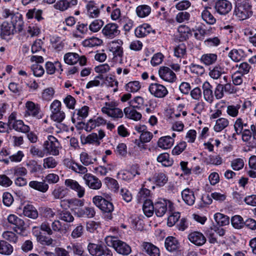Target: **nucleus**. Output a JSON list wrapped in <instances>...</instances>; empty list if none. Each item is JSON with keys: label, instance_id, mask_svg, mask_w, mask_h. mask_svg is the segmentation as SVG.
Segmentation results:
<instances>
[{"label": "nucleus", "instance_id": "10", "mask_svg": "<svg viewBox=\"0 0 256 256\" xmlns=\"http://www.w3.org/2000/svg\"><path fill=\"white\" fill-rule=\"evenodd\" d=\"M158 74L161 79L170 83H172L176 80L175 73L168 66H160L158 70Z\"/></svg>", "mask_w": 256, "mask_h": 256}, {"label": "nucleus", "instance_id": "13", "mask_svg": "<svg viewBox=\"0 0 256 256\" xmlns=\"http://www.w3.org/2000/svg\"><path fill=\"white\" fill-rule=\"evenodd\" d=\"M86 184L90 189L98 190L102 186V182L96 176L91 174H87L83 176Z\"/></svg>", "mask_w": 256, "mask_h": 256}, {"label": "nucleus", "instance_id": "34", "mask_svg": "<svg viewBox=\"0 0 256 256\" xmlns=\"http://www.w3.org/2000/svg\"><path fill=\"white\" fill-rule=\"evenodd\" d=\"M76 214L78 217L92 218L94 216L96 212L93 207H85L78 209Z\"/></svg>", "mask_w": 256, "mask_h": 256}, {"label": "nucleus", "instance_id": "45", "mask_svg": "<svg viewBox=\"0 0 256 256\" xmlns=\"http://www.w3.org/2000/svg\"><path fill=\"white\" fill-rule=\"evenodd\" d=\"M150 196V191L146 188H142L136 196L137 200L140 203L144 202L146 200H150L148 198Z\"/></svg>", "mask_w": 256, "mask_h": 256}, {"label": "nucleus", "instance_id": "11", "mask_svg": "<svg viewBox=\"0 0 256 256\" xmlns=\"http://www.w3.org/2000/svg\"><path fill=\"white\" fill-rule=\"evenodd\" d=\"M251 124L250 120L246 117H239L237 118L234 124V129L236 134L240 135L244 130L247 128L251 129Z\"/></svg>", "mask_w": 256, "mask_h": 256}, {"label": "nucleus", "instance_id": "17", "mask_svg": "<svg viewBox=\"0 0 256 256\" xmlns=\"http://www.w3.org/2000/svg\"><path fill=\"white\" fill-rule=\"evenodd\" d=\"M214 8L218 13L225 15L231 10L232 5L231 2L227 0H218L215 4Z\"/></svg>", "mask_w": 256, "mask_h": 256}, {"label": "nucleus", "instance_id": "3", "mask_svg": "<svg viewBox=\"0 0 256 256\" xmlns=\"http://www.w3.org/2000/svg\"><path fill=\"white\" fill-rule=\"evenodd\" d=\"M154 206L156 214L159 217L162 216L168 210L173 212L174 208L172 202L162 198L154 202Z\"/></svg>", "mask_w": 256, "mask_h": 256}, {"label": "nucleus", "instance_id": "64", "mask_svg": "<svg viewBox=\"0 0 256 256\" xmlns=\"http://www.w3.org/2000/svg\"><path fill=\"white\" fill-rule=\"evenodd\" d=\"M244 159L237 158L233 160L230 163L232 168L234 170H242L244 166Z\"/></svg>", "mask_w": 256, "mask_h": 256}, {"label": "nucleus", "instance_id": "59", "mask_svg": "<svg viewBox=\"0 0 256 256\" xmlns=\"http://www.w3.org/2000/svg\"><path fill=\"white\" fill-rule=\"evenodd\" d=\"M57 165V160L52 156L45 158L43 160V167L44 168H53Z\"/></svg>", "mask_w": 256, "mask_h": 256}, {"label": "nucleus", "instance_id": "46", "mask_svg": "<svg viewBox=\"0 0 256 256\" xmlns=\"http://www.w3.org/2000/svg\"><path fill=\"white\" fill-rule=\"evenodd\" d=\"M214 219L217 224L221 226L228 225L230 223L228 216L221 213H216L214 215Z\"/></svg>", "mask_w": 256, "mask_h": 256}, {"label": "nucleus", "instance_id": "7", "mask_svg": "<svg viewBox=\"0 0 256 256\" xmlns=\"http://www.w3.org/2000/svg\"><path fill=\"white\" fill-rule=\"evenodd\" d=\"M148 90L151 94L157 98H164L168 94L166 87L157 82L151 84L148 86Z\"/></svg>", "mask_w": 256, "mask_h": 256}, {"label": "nucleus", "instance_id": "22", "mask_svg": "<svg viewBox=\"0 0 256 256\" xmlns=\"http://www.w3.org/2000/svg\"><path fill=\"white\" fill-rule=\"evenodd\" d=\"M164 245L166 249L170 252H176L180 248V244L178 240L172 236L166 238Z\"/></svg>", "mask_w": 256, "mask_h": 256}, {"label": "nucleus", "instance_id": "19", "mask_svg": "<svg viewBox=\"0 0 256 256\" xmlns=\"http://www.w3.org/2000/svg\"><path fill=\"white\" fill-rule=\"evenodd\" d=\"M89 108L84 106L81 108L76 110L73 113L72 120L73 123L80 124L82 120L86 118L88 114Z\"/></svg>", "mask_w": 256, "mask_h": 256}, {"label": "nucleus", "instance_id": "15", "mask_svg": "<svg viewBox=\"0 0 256 256\" xmlns=\"http://www.w3.org/2000/svg\"><path fill=\"white\" fill-rule=\"evenodd\" d=\"M26 114L32 117L40 119L42 118V112L40 106L35 104L34 102L28 101L26 104Z\"/></svg>", "mask_w": 256, "mask_h": 256}, {"label": "nucleus", "instance_id": "56", "mask_svg": "<svg viewBox=\"0 0 256 256\" xmlns=\"http://www.w3.org/2000/svg\"><path fill=\"white\" fill-rule=\"evenodd\" d=\"M241 108L240 104L229 105L226 108V112L230 116L235 118L238 114V112Z\"/></svg>", "mask_w": 256, "mask_h": 256}, {"label": "nucleus", "instance_id": "27", "mask_svg": "<svg viewBox=\"0 0 256 256\" xmlns=\"http://www.w3.org/2000/svg\"><path fill=\"white\" fill-rule=\"evenodd\" d=\"M86 14L90 18H96L99 16L100 10L93 1H90L86 5Z\"/></svg>", "mask_w": 256, "mask_h": 256}, {"label": "nucleus", "instance_id": "30", "mask_svg": "<svg viewBox=\"0 0 256 256\" xmlns=\"http://www.w3.org/2000/svg\"><path fill=\"white\" fill-rule=\"evenodd\" d=\"M174 144V139L170 136H162L159 138L158 142V146L159 148L166 150L170 148Z\"/></svg>", "mask_w": 256, "mask_h": 256}, {"label": "nucleus", "instance_id": "23", "mask_svg": "<svg viewBox=\"0 0 256 256\" xmlns=\"http://www.w3.org/2000/svg\"><path fill=\"white\" fill-rule=\"evenodd\" d=\"M84 202L78 198L66 199L62 200L60 202V206H67L70 210H74L78 208L84 206Z\"/></svg>", "mask_w": 256, "mask_h": 256}, {"label": "nucleus", "instance_id": "14", "mask_svg": "<svg viewBox=\"0 0 256 256\" xmlns=\"http://www.w3.org/2000/svg\"><path fill=\"white\" fill-rule=\"evenodd\" d=\"M102 33L106 38L112 39L119 35L120 30L117 24L109 23L103 28Z\"/></svg>", "mask_w": 256, "mask_h": 256}, {"label": "nucleus", "instance_id": "35", "mask_svg": "<svg viewBox=\"0 0 256 256\" xmlns=\"http://www.w3.org/2000/svg\"><path fill=\"white\" fill-rule=\"evenodd\" d=\"M104 248L103 246L94 244H89L88 249L90 253L93 256H102L104 254Z\"/></svg>", "mask_w": 256, "mask_h": 256}, {"label": "nucleus", "instance_id": "5", "mask_svg": "<svg viewBox=\"0 0 256 256\" xmlns=\"http://www.w3.org/2000/svg\"><path fill=\"white\" fill-rule=\"evenodd\" d=\"M123 41L122 40H115L109 44V50L112 54L113 58L116 60H119L120 62L122 61L124 56V50L122 48Z\"/></svg>", "mask_w": 256, "mask_h": 256}, {"label": "nucleus", "instance_id": "54", "mask_svg": "<svg viewBox=\"0 0 256 256\" xmlns=\"http://www.w3.org/2000/svg\"><path fill=\"white\" fill-rule=\"evenodd\" d=\"M228 78L227 76H225L223 77L224 80L225 82H226V84H222V87L223 88L224 92L228 93L229 94H236L237 92L236 88H235V86H234L232 84L228 82Z\"/></svg>", "mask_w": 256, "mask_h": 256}, {"label": "nucleus", "instance_id": "21", "mask_svg": "<svg viewBox=\"0 0 256 256\" xmlns=\"http://www.w3.org/2000/svg\"><path fill=\"white\" fill-rule=\"evenodd\" d=\"M155 34L154 30L148 24H144L138 26L134 30V34L138 38H144L150 33Z\"/></svg>", "mask_w": 256, "mask_h": 256}, {"label": "nucleus", "instance_id": "29", "mask_svg": "<svg viewBox=\"0 0 256 256\" xmlns=\"http://www.w3.org/2000/svg\"><path fill=\"white\" fill-rule=\"evenodd\" d=\"M7 174H13L16 178L26 176L28 174L26 168L24 166H16L6 171Z\"/></svg>", "mask_w": 256, "mask_h": 256}, {"label": "nucleus", "instance_id": "39", "mask_svg": "<svg viewBox=\"0 0 256 256\" xmlns=\"http://www.w3.org/2000/svg\"><path fill=\"white\" fill-rule=\"evenodd\" d=\"M102 44V40L96 37H92L84 40L82 42V44L84 47L92 48L100 46Z\"/></svg>", "mask_w": 256, "mask_h": 256}, {"label": "nucleus", "instance_id": "8", "mask_svg": "<svg viewBox=\"0 0 256 256\" xmlns=\"http://www.w3.org/2000/svg\"><path fill=\"white\" fill-rule=\"evenodd\" d=\"M105 136V133L102 130L98 131V134L92 132L88 134L86 136L81 138V140L82 144H93L99 145L100 144V140H102Z\"/></svg>", "mask_w": 256, "mask_h": 256}, {"label": "nucleus", "instance_id": "49", "mask_svg": "<svg viewBox=\"0 0 256 256\" xmlns=\"http://www.w3.org/2000/svg\"><path fill=\"white\" fill-rule=\"evenodd\" d=\"M201 16L202 20L207 24H213L216 22V19L208 10V8H205L202 12Z\"/></svg>", "mask_w": 256, "mask_h": 256}, {"label": "nucleus", "instance_id": "32", "mask_svg": "<svg viewBox=\"0 0 256 256\" xmlns=\"http://www.w3.org/2000/svg\"><path fill=\"white\" fill-rule=\"evenodd\" d=\"M134 108L130 106L126 107L124 108V112L126 118L134 120H138L142 118V114Z\"/></svg>", "mask_w": 256, "mask_h": 256}, {"label": "nucleus", "instance_id": "18", "mask_svg": "<svg viewBox=\"0 0 256 256\" xmlns=\"http://www.w3.org/2000/svg\"><path fill=\"white\" fill-rule=\"evenodd\" d=\"M202 94L204 99L208 103L212 104L214 101V95L212 90V86L209 82L206 81L202 85Z\"/></svg>", "mask_w": 256, "mask_h": 256}, {"label": "nucleus", "instance_id": "36", "mask_svg": "<svg viewBox=\"0 0 256 256\" xmlns=\"http://www.w3.org/2000/svg\"><path fill=\"white\" fill-rule=\"evenodd\" d=\"M23 214L24 216L33 219H35L38 216L37 210L32 204H26L24 207Z\"/></svg>", "mask_w": 256, "mask_h": 256}, {"label": "nucleus", "instance_id": "42", "mask_svg": "<svg viewBox=\"0 0 256 256\" xmlns=\"http://www.w3.org/2000/svg\"><path fill=\"white\" fill-rule=\"evenodd\" d=\"M151 12V8L146 4L138 6L136 8V13L140 18H145L148 16Z\"/></svg>", "mask_w": 256, "mask_h": 256}, {"label": "nucleus", "instance_id": "63", "mask_svg": "<svg viewBox=\"0 0 256 256\" xmlns=\"http://www.w3.org/2000/svg\"><path fill=\"white\" fill-rule=\"evenodd\" d=\"M59 218L66 222H71L74 220V217L69 211L63 210L59 214Z\"/></svg>", "mask_w": 256, "mask_h": 256}, {"label": "nucleus", "instance_id": "6", "mask_svg": "<svg viewBox=\"0 0 256 256\" xmlns=\"http://www.w3.org/2000/svg\"><path fill=\"white\" fill-rule=\"evenodd\" d=\"M92 202L104 212L110 213L114 210V207L112 202L100 196H94L92 198Z\"/></svg>", "mask_w": 256, "mask_h": 256}, {"label": "nucleus", "instance_id": "61", "mask_svg": "<svg viewBox=\"0 0 256 256\" xmlns=\"http://www.w3.org/2000/svg\"><path fill=\"white\" fill-rule=\"evenodd\" d=\"M104 22L101 20H95L89 25L88 28L93 32L99 31L104 25Z\"/></svg>", "mask_w": 256, "mask_h": 256}, {"label": "nucleus", "instance_id": "33", "mask_svg": "<svg viewBox=\"0 0 256 256\" xmlns=\"http://www.w3.org/2000/svg\"><path fill=\"white\" fill-rule=\"evenodd\" d=\"M217 59L218 56L216 54L208 53L202 54L200 60L204 65L208 66L215 64Z\"/></svg>", "mask_w": 256, "mask_h": 256}, {"label": "nucleus", "instance_id": "40", "mask_svg": "<svg viewBox=\"0 0 256 256\" xmlns=\"http://www.w3.org/2000/svg\"><path fill=\"white\" fill-rule=\"evenodd\" d=\"M68 190L62 186H56L52 192L55 199H62L68 194Z\"/></svg>", "mask_w": 256, "mask_h": 256}, {"label": "nucleus", "instance_id": "9", "mask_svg": "<svg viewBox=\"0 0 256 256\" xmlns=\"http://www.w3.org/2000/svg\"><path fill=\"white\" fill-rule=\"evenodd\" d=\"M9 224L15 226L14 231L20 234H23L24 231V221L14 214H10L7 217Z\"/></svg>", "mask_w": 256, "mask_h": 256}, {"label": "nucleus", "instance_id": "48", "mask_svg": "<svg viewBox=\"0 0 256 256\" xmlns=\"http://www.w3.org/2000/svg\"><path fill=\"white\" fill-rule=\"evenodd\" d=\"M229 122L225 118H220L216 120L214 130L216 132H220L228 126Z\"/></svg>", "mask_w": 256, "mask_h": 256}, {"label": "nucleus", "instance_id": "52", "mask_svg": "<svg viewBox=\"0 0 256 256\" xmlns=\"http://www.w3.org/2000/svg\"><path fill=\"white\" fill-rule=\"evenodd\" d=\"M236 67L238 68V70L235 72L240 74L242 76L249 73L252 68L251 66L246 62H243L240 64H236Z\"/></svg>", "mask_w": 256, "mask_h": 256}, {"label": "nucleus", "instance_id": "44", "mask_svg": "<svg viewBox=\"0 0 256 256\" xmlns=\"http://www.w3.org/2000/svg\"><path fill=\"white\" fill-rule=\"evenodd\" d=\"M11 128H12L15 130L23 133L28 132L30 131V127L24 124L22 120H18L16 121L12 126Z\"/></svg>", "mask_w": 256, "mask_h": 256}, {"label": "nucleus", "instance_id": "28", "mask_svg": "<svg viewBox=\"0 0 256 256\" xmlns=\"http://www.w3.org/2000/svg\"><path fill=\"white\" fill-rule=\"evenodd\" d=\"M246 54L242 49H232L228 53L229 58L234 62H238L242 60Z\"/></svg>", "mask_w": 256, "mask_h": 256}, {"label": "nucleus", "instance_id": "62", "mask_svg": "<svg viewBox=\"0 0 256 256\" xmlns=\"http://www.w3.org/2000/svg\"><path fill=\"white\" fill-rule=\"evenodd\" d=\"M231 222L232 226L238 229L242 228L244 225V222L242 218L238 215H236L232 217Z\"/></svg>", "mask_w": 256, "mask_h": 256}, {"label": "nucleus", "instance_id": "16", "mask_svg": "<svg viewBox=\"0 0 256 256\" xmlns=\"http://www.w3.org/2000/svg\"><path fill=\"white\" fill-rule=\"evenodd\" d=\"M64 184L67 187L75 191L79 198H82L84 196L85 188L76 180L66 179L65 180Z\"/></svg>", "mask_w": 256, "mask_h": 256}, {"label": "nucleus", "instance_id": "43", "mask_svg": "<svg viewBox=\"0 0 256 256\" xmlns=\"http://www.w3.org/2000/svg\"><path fill=\"white\" fill-rule=\"evenodd\" d=\"M223 73L224 69L220 65H216L210 69L209 76L214 80H218Z\"/></svg>", "mask_w": 256, "mask_h": 256}, {"label": "nucleus", "instance_id": "47", "mask_svg": "<svg viewBox=\"0 0 256 256\" xmlns=\"http://www.w3.org/2000/svg\"><path fill=\"white\" fill-rule=\"evenodd\" d=\"M13 252L12 246L5 240H0V254L10 255Z\"/></svg>", "mask_w": 256, "mask_h": 256}, {"label": "nucleus", "instance_id": "31", "mask_svg": "<svg viewBox=\"0 0 256 256\" xmlns=\"http://www.w3.org/2000/svg\"><path fill=\"white\" fill-rule=\"evenodd\" d=\"M45 67L46 72L48 74H54L56 70L60 71V72L63 71L62 64L58 61L55 62L54 63L48 62L45 64Z\"/></svg>", "mask_w": 256, "mask_h": 256}, {"label": "nucleus", "instance_id": "60", "mask_svg": "<svg viewBox=\"0 0 256 256\" xmlns=\"http://www.w3.org/2000/svg\"><path fill=\"white\" fill-rule=\"evenodd\" d=\"M55 91L52 88H45L42 92V98L46 101L51 100L54 96Z\"/></svg>", "mask_w": 256, "mask_h": 256}, {"label": "nucleus", "instance_id": "58", "mask_svg": "<svg viewBox=\"0 0 256 256\" xmlns=\"http://www.w3.org/2000/svg\"><path fill=\"white\" fill-rule=\"evenodd\" d=\"M213 226L208 228L206 232V235L210 244H216L218 242L217 234Z\"/></svg>", "mask_w": 256, "mask_h": 256}, {"label": "nucleus", "instance_id": "1", "mask_svg": "<svg viewBox=\"0 0 256 256\" xmlns=\"http://www.w3.org/2000/svg\"><path fill=\"white\" fill-rule=\"evenodd\" d=\"M252 6L250 0H236L234 14L238 19L243 20L252 15Z\"/></svg>", "mask_w": 256, "mask_h": 256}, {"label": "nucleus", "instance_id": "57", "mask_svg": "<svg viewBox=\"0 0 256 256\" xmlns=\"http://www.w3.org/2000/svg\"><path fill=\"white\" fill-rule=\"evenodd\" d=\"M144 98L140 96H137L129 102L130 106L136 108L140 109L144 104Z\"/></svg>", "mask_w": 256, "mask_h": 256}, {"label": "nucleus", "instance_id": "2", "mask_svg": "<svg viewBox=\"0 0 256 256\" xmlns=\"http://www.w3.org/2000/svg\"><path fill=\"white\" fill-rule=\"evenodd\" d=\"M101 110L103 114H107L114 120L122 118L124 116L122 110L118 108L116 104L114 102H105Z\"/></svg>", "mask_w": 256, "mask_h": 256}, {"label": "nucleus", "instance_id": "37", "mask_svg": "<svg viewBox=\"0 0 256 256\" xmlns=\"http://www.w3.org/2000/svg\"><path fill=\"white\" fill-rule=\"evenodd\" d=\"M29 186L36 190L42 192H46L48 189V186L44 182L32 180L29 182Z\"/></svg>", "mask_w": 256, "mask_h": 256}, {"label": "nucleus", "instance_id": "26", "mask_svg": "<svg viewBox=\"0 0 256 256\" xmlns=\"http://www.w3.org/2000/svg\"><path fill=\"white\" fill-rule=\"evenodd\" d=\"M114 249L118 254L122 256H128L132 252L130 246L120 240L118 241Z\"/></svg>", "mask_w": 256, "mask_h": 256}, {"label": "nucleus", "instance_id": "55", "mask_svg": "<svg viewBox=\"0 0 256 256\" xmlns=\"http://www.w3.org/2000/svg\"><path fill=\"white\" fill-rule=\"evenodd\" d=\"M154 179L156 184L159 186H164L168 180V176L163 172L156 174Z\"/></svg>", "mask_w": 256, "mask_h": 256}, {"label": "nucleus", "instance_id": "24", "mask_svg": "<svg viewBox=\"0 0 256 256\" xmlns=\"http://www.w3.org/2000/svg\"><path fill=\"white\" fill-rule=\"evenodd\" d=\"M143 251L149 256H160L159 248L150 242H144L142 244Z\"/></svg>", "mask_w": 256, "mask_h": 256}, {"label": "nucleus", "instance_id": "41", "mask_svg": "<svg viewBox=\"0 0 256 256\" xmlns=\"http://www.w3.org/2000/svg\"><path fill=\"white\" fill-rule=\"evenodd\" d=\"M154 204L150 200H146L143 204L142 210L144 214L148 217L152 216L154 212Z\"/></svg>", "mask_w": 256, "mask_h": 256}, {"label": "nucleus", "instance_id": "20", "mask_svg": "<svg viewBox=\"0 0 256 256\" xmlns=\"http://www.w3.org/2000/svg\"><path fill=\"white\" fill-rule=\"evenodd\" d=\"M140 172L136 166H132L130 170H122L118 173L120 178L125 181L130 182L132 180L136 175H140Z\"/></svg>", "mask_w": 256, "mask_h": 256}, {"label": "nucleus", "instance_id": "38", "mask_svg": "<svg viewBox=\"0 0 256 256\" xmlns=\"http://www.w3.org/2000/svg\"><path fill=\"white\" fill-rule=\"evenodd\" d=\"M80 60V56L76 52L66 53L64 56V62L69 65L76 64Z\"/></svg>", "mask_w": 256, "mask_h": 256}, {"label": "nucleus", "instance_id": "53", "mask_svg": "<svg viewBox=\"0 0 256 256\" xmlns=\"http://www.w3.org/2000/svg\"><path fill=\"white\" fill-rule=\"evenodd\" d=\"M174 56L178 58H184L186 54V47L184 43H180L174 48Z\"/></svg>", "mask_w": 256, "mask_h": 256}, {"label": "nucleus", "instance_id": "50", "mask_svg": "<svg viewBox=\"0 0 256 256\" xmlns=\"http://www.w3.org/2000/svg\"><path fill=\"white\" fill-rule=\"evenodd\" d=\"M157 160L164 166H170L173 164V160L170 158V156L168 153L160 154L157 158Z\"/></svg>", "mask_w": 256, "mask_h": 256}, {"label": "nucleus", "instance_id": "12", "mask_svg": "<svg viewBox=\"0 0 256 256\" xmlns=\"http://www.w3.org/2000/svg\"><path fill=\"white\" fill-rule=\"evenodd\" d=\"M189 241L197 246H203L206 242V238L204 234L200 232L194 231L188 235Z\"/></svg>", "mask_w": 256, "mask_h": 256}, {"label": "nucleus", "instance_id": "51", "mask_svg": "<svg viewBox=\"0 0 256 256\" xmlns=\"http://www.w3.org/2000/svg\"><path fill=\"white\" fill-rule=\"evenodd\" d=\"M141 88V84L138 81L134 80L128 82L125 86L127 92L134 93L138 92Z\"/></svg>", "mask_w": 256, "mask_h": 256}, {"label": "nucleus", "instance_id": "4", "mask_svg": "<svg viewBox=\"0 0 256 256\" xmlns=\"http://www.w3.org/2000/svg\"><path fill=\"white\" fill-rule=\"evenodd\" d=\"M43 148L47 154L58 156L59 154L60 144L55 137L50 135L48 136L47 140L44 142Z\"/></svg>", "mask_w": 256, "mask_h": 256}, {"label": "nucleus", "instance_id": "25", "mask_svg": "<svg viewBox=\"0 0 256 256\" xmlns=\"http://www.w3.org/2000/svg\"><path fill=\"white\" fill-rule=\"evenodd\" d=\"M182 197L184 202L188 206H192L195 202L196 198L194 192L188 188H185L182 192Z\"/></svg>", "mask_w": 256, "mask_h": 256}]
</instances>
